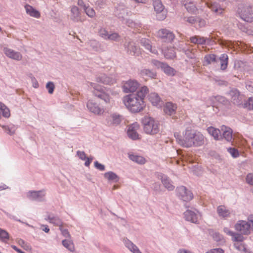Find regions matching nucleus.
<instances>
[{
    "label": "nucleus",
    "instance_id": "nucleus-1",
    "mask_svg": "<svg viewBox=\"0 0 253 253\" xmlns=\"http://www.w3.org/2000/svg\"><path fill=\"white\" fill-rule=\"evenodd\" d=\"M174 137L181 146L189 148L203 145L205 142L204 135L199 131L189 127L182 132H175Z\"/></svg>",
    "mask_w": 253,
    "mask_h": 253
},
{
    "label": "nucleus",
    "instance_id": "nucleus-2",
    "mask_svg": "<svg viewBox=\"0 0 253 253\" xmlns=\"http://www.w3.org/2000/svg\"><path fill=\"white\" fill-rule=\"evenodd\" d=\"M148 91V88L144 86L136 93L126 95L123 98V102L125 106L133 113H137L142 111L145 106L144 98Z\"/></svg>",
    "mask_w": 253,
    "mask_h": 253
},
{
    "label": "nucleus",
    "instance_id": "nucleus-3",
    "mask_svg": "<svg viewBox=\"0 0 253 253\" xmlns=\"http://www.w3.org/2000/svg\"><path fill=\"white\" fill-rule=\"evenodd\" d=\"M143 129L145 133L153 135L159 131V124L153 118L145 117L142 120Z\"/></svg>",
    "mask_w": 253,
    "mask_h": 253
},
{
    "label": "nucleus",
    "instance_id": "nucleus-4",
    "mask_svg": "<svg viewBox=\"0 0 253 253\" xmlns=\"http://www.w3.org/2000/svg\"><path fill=\"white\" fill-rule=\"evenodd\" d=\"M90 85L93 88L92 92L96 97L104 100L106 103L110 102L111 98L108 89L93 83H90Z\"/></svg>",
    "mask_w": 253,
    "mask_h": 253
},
{
    "label": "nucleus",
    "instance_id": "nucleus-5",
    "mask_svg": "<svg viewBox=\"0 0 253 253\" xmlns=\"http://www.w3.org/2000/svg\"><path fill=\"white\" fill-rule=\"evenodd\" d=\"M238 12L241 18L245 21H253V9L250 6L241 5L239 7Z\"/></svg>",
    "mask_w": 253,
    "mask_h": 253
},
{
    "label": "nucleus",
    "instance_id": "nucleus-6",
    "mask_svg": "<svg viewBox=\"0 0 253 253\" xmlns=\"http://www.w3.org/2000/svg\"><path fill=\"white\" fill-rule=\"evenodd\" d=\"M122 120L123 117L122 116L114 113L111 114L106 119L104 124L108 126H114L120 124Z\"/></svg>",
    "mask_w": 253,
    "mask_h": 253
},
{
    "label": "nucleus",
    "instance_id": "nucleus-7",
    "mask_svg": "<svg viewBox=\"0 0 253 253\" xmlns=\"http://www.w3.org/2000/svg\"><path fill=\"white\" fill-rule=\"evenodd\" d=\"M177 193L178 196L184 201H189L193 198V194L183 186L177 188Z\"/></svg>",
    "mask_w": 253,
    "mask_h": 253
},
{
    "label": "nucleus",
    "instance_id": "nucleus-8",
    "mask_svg": "<svg viewBox=\"0 0 253 253\" xmlns=\"http://www.w3.org/2000/svg\"><path fill=\"white\" fill-rule=\"evenodd\" d=\"M139 128V125L137 123H134L129 126L127 130V135L129 138L133 140L140 139L139 135L137 131Z\"/></svg>",
    "mask_w": 253,
    "mask_h": 253
},
{
    "label": "nucleus",
    "instance_id": "nucleus-9",
    "mask_svg": "<svg viewBox=\"0 0 253 253\" xmlns=\"http://www.w3.org/2000/svg\"><path fill=\"white\" fill-rule=\"evenodd\" d=\"M139 85V83L136 81L129 80L124 83L123 88L126 93L133 92L136 91Z\"/></svg>",
    "mask_w": 253,
    "mask_h": 253
},
{
    "label": "nucleus",
    "instance_id": "nucleus-10",
    "mask_svg": "<svg viewBox=\"0 0 253 253\" xmlns=\"http://www.w3.org/2000/svg\"><path fill=\"white\" fill-rule=\"evenodd\" d=\"M251 225L245 221H240L235 225L236 230L240 232L243 234H248L250 233V229Z\"/></svg>",
    "mask_w": 253,
    "mask_h": 253
},
{
    "label": "nucleus",
    "instance_id": "nucleus-11",
    "mask_svg": "<svg viewBox=\"0 0 253 253\" xmlns=\"http://www.w3.org/2000/svg\"><path fill=\"white\" fill-rule=\"evenodd\" d=\"M3 52L8 57L13 60L19 61L22 58V55L20 52L15 51L10 48L4 47Z\"/></svg>",
    "mask_w": 253,
    "mask_h": 253
},
{
    "label": "nucleus",
    "instance_id": "nucleus-12",
    "mask_svg": "<svg viewBox=\"0 0 253 253\" xmlns=\"http://www.w3.org/2000/svg\"><path fill=\"white\" fill-rule=\"evenodd\" d=\"M158 36L161 39H166V41L171 42L174 38L172 33L166 29H161L158 32Z\"/></svg>",
    "mask_w": 253,
    "mask_h": 253
},
{
    "label": "nucleus",
    "instance_id": "nucleus-13",
    "mask_svg": "<svg viewBox=\"0 0 253 253\" xmlns=\"http://www.w3.org/2000/svg\"><path fill=\"white\" fill-rule=\"evenodd\" d=\"M87 107L89 111L94 114L99 115L103 113V109L100 108L96 103L89 100L87 103Z\"/></svg>",
    "mask_w": 253,
    "mask_h": 253
},
{
    "label": "nucleus",
    "instance_id": "nucleus-14",
    "mask_svg": "<svg viewBox=\"0 0 253 253\" xmlns=\"http://www.w3.org/2000/svg\"><path fill=\"white\" fill-rule=\"evenodd\" d=\"M148 100L153 106H161L162 102L159 95L155 92L149 95Z\"/></svg>",
    "mask_w": 253,
    "mask_h": 253
},
{
    "label": "nucleus",
    "instance_id": "nucleus-15",
    "mask_svg": "<svg viewBox=\"0 0 253 253\" xmlns=\"http://www.w3.org/2000/svg\"><path fill=\"white\" fill-rule=\"evenodd\" d=\"M96 82L99 84H112L115 83V81L105 75H101L96 78Z\"/></svg>",
    "mask_w": 253,
    "mask_h": 253
},
{
    "label": "nucleus",
    "instance_id": "nucleus-16",
    "mask_svg": "<svg viewBox=\"0 0 253 253\" xmlns=\"http://www.w3.org/2000/svg\"><path fill=\"white\" fill-rule=\"evenodd\" d=\"M45 194L43 191H30L28 193V197L32 200H42L44 197Z\"/></svg>",
    "mask_w": 253,
    "mask_h": 253
},
{
    "label": "nucleus",
    "instance_id": "nucleus-17",
    "mask_svg": "<svg viewBox=\"0 0 253 253\" xmlns=\"http://www.w3.org/2000/svg\"><path fill=\"white\" fill-rule=\"evenodd\" d=\"M177 109V106L175 104L171 102H167L164 106V112L166 114L171 115L175 113Z\"/></svg>",
    "mask_w": 253,
    "mask_h": 253
},
{
    "label": "nucleus",
    "instance_id": "nucleus-18",
    "mask_svg": "<svg viewBox=\"0 0 253 253\" xmlns=\"http://www.w3.org/2000/svg\"><path fill=\"white\" fill-rule=\"evenodd\" d=\"M217 212L220 217L226 218L230 216L231 212L227 208L223 205L219 206L217 208Z\"/></svg>",
    "mask_w": 253,
    "mask_h": 253
},
{
    "label": "nucleus",
    "instance_id": "nucleus-19",
    "mask_svg": "<svg viewBox=\"0 0 253 253\" xmlns=\"http://www.w3.org/2000/svg\"><path fill=\"white\" fill-rule=\"evenodd\" d=\"M223 131V136L228 141H231L232 139V130L230 128L225 126H222L221 127Z\"/></svg>",
    "mask_w": 253,
    "mask_h": 253
},
{
    "label": "nucleus",
    "instance_id": "nucleus-20",
    "mask_svg": "<svg viewBox=\"0 0 253 253\" xmlns=\"http://www.w3.org/2000/svg\"><path fill=\"white\" fill-rule=\"evenodd\" d=\"M184 217L186 220L190 221L193 223L197 221V215L192 211L187 210L184 212Z\"/></svg>",
    "mask_w": 253,
    "mask_h": 253
},
{
    "label": "nucleus",
    "instance_id": "nucleus-21",
    "mask_svg": "<svg viewBox=\"0 0 253 253\" xmlns=\"http://www.w3.org/2000/svg\"><path fill=\"white\" fill-rule=\"evenodd\" d=\"M207 130L209 133L213 137L214 139L219 140L221 137L220 131L219 129L212 126H210L208 128Z\"/></svg>",
    "mask_w": 253,
    "mask_h": 253
},
{
    "label": "nucleus",
    "instance_id": "nucleus-22",
    "mask_svg": "<svg viewBox=\"0 0 253 253\" xmlns=\"http://www.w3.org/2000/svg\"><path fill=\"white\" fill-rule=\"evenodd\" d=\"M25 8L26 9V12L30 16L36 18H39L40 17V12L34 9L31 6L29 5H26L25 6Z\"/></svg>",
    "mask_w": 253,
    "mask_h": 253
},
{
    "label": "nucleus",
    "instance_id": "nucleus-23",
    "mask_svg": "<svg viewBox=\"0 0 253 253\" xmlns=\"http://www.w3.org/2000/svg\"><path fill=\"white\" fill-rule=\"evenodd\" d=\"M207 39L205 37L195 36L190 38L191 42L195 44H205Z\"/></svg>",
    "mask_w": 253,
    "mask_h": 253
},
{
    "label": "nucleus",
    "instance_id": "nucleus-24",
    "mask_svg": "<svg viewBox=\"0 0 253 253\" xmlns=\"http://www.w3.org/2000/svg\"><path fill=\"white\" fill-rule=\"evenodd\" d=\"M1 116L5 118H8L10 116V112L4 104L0 102V119Z\"/></svg>",
    "mask_w": 253,
    "mask_h": 253
},
{
    "label": "nucleus",
    "instance_id": "nucleus-25",
    "mask_svg": "<svg viewBox=\"0 0 253 253\" xmlns=\"http://www.w3.org/2000/svg\"><path fill=\"white\" fill-rule=\"evenodd\" d=\"M153 6L155 10L158 14L163 12L164 9L160 0H153Z\"/></svg>",
    "mask_w": 253,
    "mask_h": 253
},
{
    "label": "nucleus",
    "instance_id": "nucleus-26",
    "mask_svg": "<svg viewBox=\"0 0 253 253\" xmlns=\"http://www.w3.org/2000/svg\"><path fill=\"white\" fill-rule=\"evenodd\" d=\"M46 220H48L49 222L53 224L56 226H60L62 224L60 219L57 216H51L49 215L47 218H46Z\"/></svg>",
    "mask_w": 253,
    "mask_h": 253
},
{
    "label": "nucleus",
    "instance_id": "nucleus-27",
    "mask_svg": "<svg viewBox=\"0 0 253 253\" xmlns=\"http://www.w3.org/2000/svg\"><path fill=\"white\" fill-rule=\"evenodd\" d=\"M126 246L133 253H142L138 248L129 241H125Z\"/></svg>",
    "mask_w": 253,
    "mask_h": 253
},
{
    "label": "nucleus",
    "instance_id": "nucleus-28",
    "mask_svg": "<svg viewBox=\"0 0 253 253\" xmlns=\"http://www.w3.org/2000/svg\"><path fill=\"white\" fill-rule=\"evenodd\" d=\"M129 158L132 161L135 162L139 164H143L145 163V159L142 156L135 155L133 154H130Z\"/></svg>",
    "mask_w": 253,
    "mask_h": 253
},
{
    "label": "nucleus",
    "instance_id": "nucleus-29",
    "mask_svg": "<svg viewBox=\"0 0 253 253\" xmlns=\"http://www.w3.org/2000/svg\"><path fill=\"white\" fill-rule=\"evenodd\" d=\"M216 57L214 54H208L204 57V65H209L216 61Z\"/></svg>",
    "mask_w": 253,
    "mask_h": 253
},
{
    "label": "nucleus",
    "instance_id": "nucleus-30",
    "mask_svg": "<svg viewBox=\"0 0 253 253\" xmlns=\"http://www.w3.org/2000/svg\"><path fill=\"white\" fill-rule=\"evenodd\" d=\"M220 61L221 69H226L228 64V56L225 54H222L220 57Z\"/></svg>",
    "mask_w": 253,
    "mask_h": 253
},
{
    "label": "nucleus",
    "instance_id": "nucleus-31",
    "mask_svg": "<svg viewBox=\"0 0 253 253\" xmlns=\"http://www.w3.org/2000/svg\"><path fill=\"white\" fill-rule=\"evenodd\" d=\"M140 74L143 77H148L151 78H155L156 76V73L155 72L149 69H143L141 70Z\"/></svg>",
    "mask_w": 253,
    "mask_h": 253
},
{
    "label": "nucleus",
    "instance_id": "nucleus-32",
    "mask_svg": "<svg viewBox=\"0 0 253 253\" xmlns=\"http://www.w3.org/2000/svg\"><path fill=\"white\" fill-rule=\"evenodd\" d=\"M104 177L109 180L118 181L119 179V177L115 173L109 171L104 174Z\"/></svg>",
    "mask_w": 253,
    "mask_h": 253
},
{
    "label": "nucleus",
    "instance_id": "nucleus-33",
    "mask_svg": "<svg viewBox=\"0 0 253 253\" xmlns=\"http://www.w3.org/2000/svg\"><path fill=\"white\" fill-rule=\"evenodd\" d=\"M161 69L168 75L173 76L175 74V71L173 68L164 63L162 66Z\"/></svg>",
    "mask_w": 253,
    "mask_h": 253
},
{
    "label": "nucleus",
    "instance_id": "nucleus-34",
    "mask_svg": "<svg viewBox=\"0 0 253 253\" xmlns=\"http://www.w3.org/2000/svg\"><path fill=\"white\" fill-rule=\"evenodd\" d=\"M184 5L187 10L190 13H196L198 10L195 4L192 2L186 3Z\"/></svg>",
    "mask_w": 253,
    "mask_h": 253
},
{
    "label": "nucleus",
    "instance_id": "nucleus-35",
    "mask_svg": "<svg viewBox=\"0 0 253 253\" xmlns=\"http://www.w3.org/2000/svg\"><path fill=\"white\" fill-rule=\"evenodd\" d=\"M165 56L168 59L173 58L175 57V52L173 48H170L164 51Z\"/></svg>",
    "mask_w": 253,
    "mask_h": 253
},
{
    "label": "nucleus",
    "instance_id": "nucleus-36",
    "mask_svg": "<svg viewBox=\"0 0 253 253\" xmlns=\"http://www.w3.org/2000/svg\"><path fill=\"white\" fill-rule=\"evenodd\" d=\"M71 11L72 13L73 20L78 21L80 14L79 8L76 6H73L71 7Z\"/></svg>",
    "mask_w": 253,
    "mask_h": 253
},
{
    "label": "nucleus",
    "instance_id": "nucleus-37",
    "mask_svg": "<svg viewBox=\"0 0 253 253\" xmlns=\"http://www.w3.org/2000/svg\"><path fill=\"white\" fill-rule=\"evenodd\" d=\"M63 245L71 252L74 251V244L71 240H64L62 241Z\"/></svg>",
    "mask_w": 253,
    "mask_h": 253
},
{
    "label": "nucleus",
    "instance_id": "nucleus-38",
    "mask_svg": "<svg viewBox=\"0 0 253 253\" xmlns=\"http://www.w3.org/2000/svg\"><path fill=\"white\" fill-rule=\"evenodd\" d=\"M9 236L8 232L1 228H0V240L2 242H5L9 239Z\"/></svg>",
    "mask_w": 253,
    "mask_h": 253
},
{
    "label": "nucleus",
    "instance_id": "nucleus-39",
    "mask_svg": "<svg viewBox=\"0 0 253 253\" xmlns=\"http://www.w3.org/2000/svg\"><path fill=\"white\" fill-rule=\"evenodd\" d=\"M244 107L248 110H253V97L249 98L248 100L244 103Z\"/></svg>",
    "mask_w": 253,
    "mask_h": 253
},
{
    "label": "nucleus",
    "instance_id": "nucleus-40",
    "mask_svg": "<svg viewBox=\"0 0 253 253\" xmlns=\"http://www.w3.org/2000/svg\"><path fill=\"white\" fill-rule=\"evenodd\" d=\"M162 182L166 188L169 190H171L174 189V186L171 184L169 179L166 178L162 180Z\"/></svg>",
    "mask_w": 253,
    "mask_h": 253
},
{
    "label": "nucleus",
    "instance_id": "nucleus-41",
    "mask_svg": "<svg viewBox=\"0 0 253 253\" xmlns=\"http://www.w3.org/2000/svg\"><path fill=\"white\" fill-rule=\"evenodd\" d=\"M86 14L90 17H93L95 15V12L94 10L89 6L85 7V8L84 9Z\"/></svg>",
    "mask_w": 253,
    "mask_h": 253
},
{
    "label": "nucleus",
    "instance_id": "nucleus-42",
    "mask_svg": "<svg viewBox=\"0 0 253 253\" xmlns=\"http://www.w3.org/2000/svg\"><path fill=\"white\" fill-rule=\"evenodd\" d=\"M18 243L25 250L27 251H31V247L27 243H25L23 240H19Z\"/></svg>",
    "mask_w": 253,
    "mask_h": 253
},
{
    "label": "nucleus",
    "instance_id": "nucleus-43",
    "mask_svg": "<svg viewBox=\"0 0 253 253\" xmlns=\"http://www.w3.org/2000/svg\"><path fill=\"white\" fill-rule=\"evenodd\" d=\"M99 34L100 36L106 40H107L109 36L107 31L104 28L100 29L99 31Z\"/></svg>",
    "mask_w": 253,
    "mask_h": 253
},
{
    "label": "nucleus",
    "instance_id": "nucleus-44",
    "mask_svg": "<svg viewBox=\"0 0 253 253\" xmlns=\"http://www.w3.org/2000/svg\"><path fill=\"white\" fill-rule=\"evenodd\" d=\"M235 247L236 248L240 251H243L245 253L247 252V250L246 248L245 247V246L241 243H236L234 244Z\"/></svg>",
    "mask_w": 253,
    "mask_h": 253
},
{
    "label": "nucleus",
    "instance_id": "nucleus-45",
    "mask_svg": "<svg viewBox=\"0 0 253 253\" xmlns=\"http://www.w3.org/2000/svg\"><path fill=\"white\" fill-rule=\"evenodd\" d=\"M46 87L48 89V93L52 94L53 92L55 86L53 83L48 82L46 85Z\"/></svg>",
    "mask_w": 253,
    "mask_h": 253
},
{
    "label": "nucleus",
    "instance_id": "nucleus-46",
    "mask_svg": "<svg viewBox=\"0 0 253 253\" xmlns=\"http://www.w3.org/2000/svg\"><path fill=\"white\" fill-rule=\"evenodd\" d=\"M3 127L4 128L5 131L7 133H8L10 135H12V134H14L15 131V128L14 126H11V127L7 126H4Z\"/></svg>",
    "mask_w": 253,
    "mask_h": 253
},
{
    "label": "nucleus",
    "instance_id": "nucleus-47",
    "mask_svg": "<svg viewBox=\"0 0 253 253\" xmlns=\"http://www.w3.org/2000/svg\"><path fill=\"white\" fill-rule=\"evenodd\" d=\"M228 152L234 158H236L239 156V152L237 149L235 148H229L228 149Z\"/></svg>",
    "mask_w": 253,
    "mask_h": 253
},
{
    "label": "nucleus",
    "instance_id": "nucleus-48",
    "mask_svg": "<svg viewBox=\"0 0 253 253\" xmlns=\"http://www.w3.org/2000/svg\"><path fill=\"white\" fill-rule=\"evenodd\" d=\"M119 38L120 36L117 33H114L111 34H109V36L107 40L117 41L119 39Z\"/></svg>",
    "mask_w": 253,
    "mask_h": 253
},
{
    "label": "nucleus",
    "instance_id": "nucleus-49",
    "mask_svg": "<svg viewBox=\"0 0 253 253\" xmlns=\"http://www.w3.org/2000/svg\"><path fill=\"white\" fill-rule=\"evenodd\" d=\"M232 236H233V240L234 241H237V242H239V243H240L244 240L243 237L239 234H234V233L233 235H232Z\"/></svg>",
    "mask_w": 253,
    "mask_h": 253
},
{
    "label": "nucleus",
    "instance_id": "nucleus-50",
    "mask_svg": "<svg viewBox=\"0 0 253 253\" xmlns=\"http://www.w3.org/2000/svg\"><path fill=\"white\" fill-rule=\"evenodd\" d=\"M241 99V96L238 92L235 93V95L232 97V100L235 104H238Z\"/></svg>",
    "mask_w": 253,
    "mask_h": 253
},
{
    "label": "nucleus",
    "instance_id": "nucleus-51",
    "mask_svg": "<svg viewBox=\"0 0 253 253\" xmlns=\"http://www.w3.org/2000/svg\"><path fill=\"white\" fill-rule=\"evenodd\" d=\"M246 182L250 185H253V173H249L247 175Z\"/></svg>",
    "mask_w": 253,
    "mask_h": 253
},
{
    "label": "nucleus",
    "instance_id": "nucleus-52",
    "mask_svg": "<svg viewBox=\"0 0 253 253\" xmlns=\"http://www.w3.org/2000/svg\"><path fill=\"white\" fill-rule=\"evenodd\" d=\"M78 156L82 160H86L87 157L84 151H78L77 152Z\"/></svg>",
    "mask_w": 253,
    "mask_h": 253
},
{
    "label": "nucleus",
    "instance_id": "nucleus-53",
    "mask_svg": "<svg viewBox=\"0 0 253 253\" xmlns=\"http://www.w3.org/2000/svg\"><path fill=\"white\" fill-rule=\"evenodd\" d=\"M186 21L190 24H195L197 23V18L194 16L189 17L187 18Z\"/></svg>",
    "mask_w": 253,
    "mask_h": 253
},
{
    "label": "nucleus",
    "instance_id": "nucleus-54",
    "mask_svg": "<svg viewBox=\"0 0 253 253\" xmlns=\"http://www.w3.org/2000/svg\"><path fill=\"white\" fill-rule=\"evenodd\" d=\"M94 167L98 169L103 171L105 169V167L104 165L99 163L97 161L94 162Z\"/></svg>",
    "mask_w": 253,
    "mask_h": 253
},
{
    "label": "nucleus",
    "instance_id": "nucleus-55",
    "mask_svg": "<svg viewBox=\"0 0 253 253\" xmlns=\"http://www.w3.org/2000/svg\"><path fill=\"white\" fill-rule=\"evenodd\" d=\"M206 253H224V251L221 249H214L210 250Z\"/></svg>",
    "mask_w": 253,
    "mask_h": 253
},
{
    "label": "nucleus",
    "instance_id": "nucleus-56",
    "mask_svg": "<svg viewBox=\"0 0 253 253\" xmlns=\"http://www.w3.org/2000/svg\"><path fill=\"white\" fill-rule=\"evenodd\" d=\"M196 24H198V26L200 27H203L205 26L206 21L203 19H201L199 18H197V21Z\"/></svg>",
    "mask_w": 253,
    "mask_h": 253
},
{
    "label": "nucleus",
    "instance_id": "nucleus-57",
    "mask_svg": "<svg viewBox=\"0 0 253 253\" xmlns=\"http://www.w3.org/2000/svg\"><path fill=\"white\" fill-rule=\"evenodd\" d=\"M148 42H149L148 41ZM146 49L148 50H149L151 52H152L153 53L157 54V51L156 50H154V51H152V46L150 45L149 43V42H147V43L145 45H144Z\"/></svg>",
    "mask_w": 253,
    "mask_h": 253
},
{
    "label": "nucleus",
    "instance_id": "nucleus-58",
    "mask_svg": "<svg viewBox=\"0 0 253 253\" xmlns=\"http://www.w3.org/2000/svg\"><path fill=\"white\" fill-rule=\"evenodd\" d=\"M152 62L155 66H156L158 68H161V69L162 68V66H163V65L164 64V63L160 62L157 60L153 61Z\"/></svg>",
    "mask_w": 253,
    "mask_h": 253
},
{
    "label": "nucleus",
    "instance_id": "nucleus-59",
    "mask_svg": "<svg viewBox=\"0 0 253 253\" xmlns=\"http://www.w3.org/2000/svg\"><path fill=\"white\" fill-rule=\"evenodd\" d=\"M92 160H93V158L92 157H90V158L87 157L86 160H84L85 161L84 165L86 167H89V166L90 165V163H91Z\"/></svg>",
    "mask_w": 253,
    "mask_h": 253
},
{
    "label": "nucleus",
    "instance_id": "nucleus-60",
    "mask_svg": "<svg viewBox=\"0 0 253 253\" xmlns=\"http://www.w3.org/2000/svg\"><path fill=\"white\" fill-rule=\"evenodd\" d=\"M78 4L79 6L83 7L84 9L85 8V7H87L83 0H78Z\"/></svg>",
    "mask_w": 253,
    "mask_h": 253
},
{
    "label": "nucleus",
    "instance_id": "nucleus-61",
    "mask_svg": "<svg viewBox=\"0 0 253 253\" xmlns=\"http://www.w3.org/2000/svg\"><path fill=\"white\" fill-rule=\"evenodd\" d=\"M41 228L43 231H44L46 233H48L49 231V229L47 225H42L41 226Z\"/></svg>",
    "mask_w": 253,
    "mask_h": 253
},
{
    "label": "nucleus",
    "instance_id": "nucleus-62",
    "mask_svg": "<svg viewBox=\"0 0 253 253\" xmlns=\"http://www.w3.org/2000/svg\"><path fill=\"white\" fill-rule=\"evenodd\" d=\"M62 233L65 237H70V235L67 230H62Z\"/></svg>",
    "mask_w": 253,
    "mask_h": 253
},
{
    "label": "nucleus",
    "instance_id": "nucleus-63",
    "mask_svg": "<svg viewBox=\"0 0 253 253\" xmlns=\"http://www.w3.org/2000/svg\"><path fill=\"white\" fill-rule=\"evenodd\" d=\"M213 238L216 241H218V240H220L221 239V236H220V235L218 233H215L213 236Z\"/></svg>",
    "mask_w": 253,
    "mask_h": 253
},
{
    "label": "nucleus",
    "instance_id": "nucleus-64",
    "mask_svg": "<svg viewBox=\"0 0 253 253\" xmlns=\"http://www.w3.org/2000/svg\"><path fill=\"white\" fill-rule=\"evenodd\" d=\"M248 220L251 222L252 224V228L253 229V215H251L248 217Z\"/></svg>",
    "mask_w": 253,
    "mask_h": 253
}]
</instances>
